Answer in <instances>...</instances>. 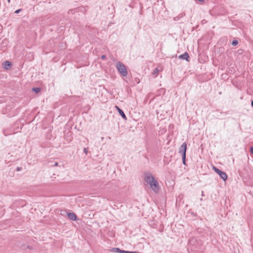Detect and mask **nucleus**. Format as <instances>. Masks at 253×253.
<instances>
[{
	"instance_id": "obj_1",
	"label": "nucleus",
	"mask_w": 253,
	"mask_h": 253,
	"mask_svg": "<svg viewBox=\"0 0 253 253\" xmlns=\"http://www.w3.org/2000/svg\"><path fill=\"white\" fill-rule=\"evenodd\" d=\"M144 180L146 182L149 184L150 188L154 192H157L159 191V183L151 173H145Z\"/></svg>"
},
{
	"instance_id": "obj_2",
	"label": "nucleus",
	"mask_w": 253,
	"mask_h": 253,
	"mask_svg": "<svg viewBox=\"0 0 253 253\" xmlns=\"http://www.w3.org/2000/svg\"><path fill=\"white\" fill-rule=\"evenodd\" d=\"M116 68L119 72V73L121 74V75L123 77H126L127 75V71L126 66L122 62H118L116 64Z\"/></svg>"
},
{
	"instance_id": "obj_3",
	"label": "nucleus",
	"mask_w": 253,
	"mask_h": 253,
	"mask_svg": "<svg viewBox=\"0 0 253 253\" xmlns=\"http://www.w3.org/2000/svg\"><path fill=\"white\" fill-rule=\"evenodd\" d=\"M212 169L214 171L220 176V178H222L223 181H225L227 179V175L225 172L220 170L215 166H213Z\"/></svg>"
},
{
	"instance_id": "obj_4",
	"label": "nucleus",
	"mask_w": 253,
	"mask_h": 253,
	"mask_svg": "<svg viewBox=\"0 0 253 253\" xmlns=\"http://www.w3.org/2000/svg\"><path fill=\"white\" fill-rule=\"evenodd\" d=\"M186 150L187 144L185 142H184L179 148V153H181L182 156L186 155Z\"/></svg>"
},
{
	"instance_id": "obj_5",
	"label": "nucleus",
	"mask_w": 253,
	"mask_h": 253,
	"mask_svg": "<svg viewBox=\"0 0 253 253\" xmlns=\"http://www.w3.org/2000/svg\"><path fill=\"white\" fill-rule=\"evenodd\" d=\"M179 58L183 60H186L189 61V56L187 52H184L183 54L180 55L178 57Z\"/></svg>"
},
{
	"instance_id": "obj_6",
	"label": "nucleus",
	"mask_w": 253,
	"mask_h": 253,
	"mask_svg": "<svg viewBox=\"0 0 253 253\" xmlns=\"http://www.w3.org/2000/svg\"><path fill=\"white\" fill-rule=\"evenodd\" d=\"M116 108H117V110L118 111L120 115L121 116V117L125 120H126V116L125 115V114L124 113V112H123V111L120 109L118 106H116Z\"/></svg>"
},
{
	"instance_id": "obj_7",
	"label": "nucleus",
	"mask_w": 253,
	"mask_h": 253,
	"mask_svg": "<svg viewBox=\"0 0 253 253\" xmlns=\"http://www.w3.org/2000/svg\"><path fill=\"white\" fill-rule=\"evenodd\" d=\"M68 218L72 220H75L77 219L76 215L73 212H69L68 213Z\"/></svg>"
},
{
	"instance_id": "obj_8",
	"label": "nucleus",
	"mask_w": 253,
	"mask_h": 253,
	"mask_svg": "<svg viewBox=\"0 0 253 253\" xmlns=\"http://www.w3.org/2000/svg\"><path fill=\"white\" fill-rule=\"evenodd\" d=\"M4 68L7 70L10 68L11 66V63L8 61H5L3 62Z\"/></svg>"
},
{
	"instance_id": "obj_9",
	"label": "nucleus",
	"mask_w": 253,
	"mask_h": 253,
	"mask_svg": "<svg viewBox=\"0 0 253 253\" xmlns=\"http://www.w3.org/2000/svg\"><path fill=\"white\" fill-rule=\"evenodd\" d=\"M113 250H116V252L119 253H136L135 252H129V251H123L120 249L119 248H115Z\"/></svg>"
},
{
	"instance_id": "obj_10",
	"label": "nucleus",
	"mask_w": 253,
	"mask_h": 253,
	"mask_svg": "<svg viewBox=\"0 0 253 253\" xmlns=\"http://www.w3.org/2000/svg\"><path fill=\"white\" fill-rule=\"evenodd\" d=\"M32 90L37 93H38L40 92L41 91V88L40 87H34L32 88Z\"/></svg>"
},
{
	"instance_id": "obj_11",
	"label": "nucleus",
	"mask_w": 253,
	"mask_h": 253,
	"mask_svg": "<svg viewBox=\"0 0 253 253\" xmlns=\"http://www.w3.org/2000/svg\"><path fill=\"white\" fill-rule=\"evenodd\" d=\"M158 72H159V69L158 68H155L152 74H153V75H154L155 76H157L158 74Z\"/></svg>"
},
{
	"instance_id": "obj_12",
	"label": "nucleus",
	"mask_w": 253,
	"mask_h": 253,
	"mask_svg": "<svg viewBox=\"0 0 253 253\" xmlns=\"http://www.w3.org/2000/svg\"><path fill=\"white\" fill-rule=\"evenodd\" d=\"M182 159L183 164L186 165V155L182 156Z\"/></svg>"
},
{
	"instance_id": "obj_13",
	"label": "nucleus",
	"mask_w": 253,
	"mask_h": 253,
	"mask_svg": "<svg viewBox=\"0 0 253 253\" xmlns=\"http://www.w3.org/2000/svg\"><path fill=\"white\" fill-rule=\"evenodd\" d=\"M238 44V41L236 40H233L232 42V45L233 46H236Z\"/></svg>"
},
{
	"instance_id": "obj_14",
	"label": "nucleus",
	"mask_w": 253,
	"mask_h": 253,
	"mask_svg": "<svg viewBox=\"0 0 253 253\" xmlns=\"http://www.w3.org/2000/svg\"><path fill=\"white\" fill-rule=\"evenodd\" d=\"M84 153L86 155L87 154V152H88V148H84Z\"/></svg>"
},
{
	"instance_id": "obj_15",
	"label": "nucleus",
	"mask_w": 253,
	"mask_h": 253,
	"mask_svg": "<svg viewBox=\"0 0 253 253\" xmlns=\"http://www.w3.org/2000/svg\"><path fill=\"white\" fill-rule=\"evenodd\" d=\"M22 11V9H18L15 11V13L18 14Z\"/></svg>"
},
{
	"instance_id": "obj_16",
	"label": "nucleus",
	"mask_w": 253,
	"mask_h": 253,
	"mask_svg": "<svg viewBox=\"0 0 253 253\" xmlns=\"http://www.w3.org/2000/svg\"><path fill=\"white\" fill-rule=\"evenodd\" d=\"M250 152L252 154H253V146L251 147V148H250Z\"/></svg>"
},
{
	"instance_id": "obj_17",
	"label": "nucleus",
	"mask_w": 253,
	"mask_h": 253,
	"mask_svg": "<svg viewBox=\"0 0 253 253\" xmlns=\"http://www.w3.org/2000/svg\"><path fill=\"white\" fill-rule=\"evenodd\" d=\"M21 169H22V168H21V167H18V168H17V169H16V170H17V171H20V170H21Z\"/></svg>"
},
{
	"instance_id": "obj_18",
	"label": "nucleus",
	"mask_w": 253,
	"mask_h": 253,
	"mask_svg": "<svg viewBox=\"0 0 253 253\" xmlns=\"http://www.w3.org/2000/svg\"><path fill=\"white\" fill-rule=\"evenodd\" d=\"M106 55H102V56H101V58H102V59H106Z\"/></svg>"
},
{
	"instance_id": "obj_19",
	"label": "nucleus",
	"mask_w": 253,
	"mask_h": 253,
	"mask_svg": "<svg viewBox=\"0 0 253 253\" xmlns=\"http://www.w3.org/2000/svg\"><path fill=\"white\" fill-rule=\"evenodd\" d=\"M58 166V163L57 162H55L53 165H52V167H55V166Z\"/></svg>"
},
{
	"instance_id": "obj_20",
	"label": "nucleus",
	"mask_w": 253,
	"mask_h": 253,
	"mask_svg": "<svg viewBox=\"0 0 253 253\" xmlns=\"http://www.w3.org/2000/svg\"><path fill=\"white\" fill-rule=\"evenodd\" d=\"M251 105L253 107V100L251 102Z\"/></svg>"
},
{
	"instance_id": "obj_21",
	"label": "nucleus",
	"mask_w": 253,
	"mask_h": 253,
	"mask_svg": "<svg viewBox=\"0 0 253 253\" xmlns=\"http://www.w3.org/2000/svg\"><path fill=\"white\" fill-rule=\"evenodd\" d=\"M202 196H204V192L203 191L202 192Z\"/></svg>"
},
{
	"instance_id": "obj_22",
	"label": "nucleus",
	"mask_w": 253,
	"mask_h": 253,
	"mask_svg": "<svg viewBox=\"0 0 253 253\" xmlns=\"http://www.w3.org/2000/svg\"><path fill=\"white\" fill-rule=\"evenodd\" d=\"M198 0L199 1H204V0Z\"/></svg>"
},
{
	"instance_id": "obj_23",
	"label": "nucleus",
	"mask_w": 253,
	"mask_h": 253,
	"mask_svg": "<svg viewBox=\"0 0 253 253\" xmlns=\"http://www.w3.org/2000/svg\"><path fill=\"white\" fill-rule=\"evenodd\" d=\"M7 1L8 3H9L10 2V0H7Z\"/></svg>"
}]
</instances>
